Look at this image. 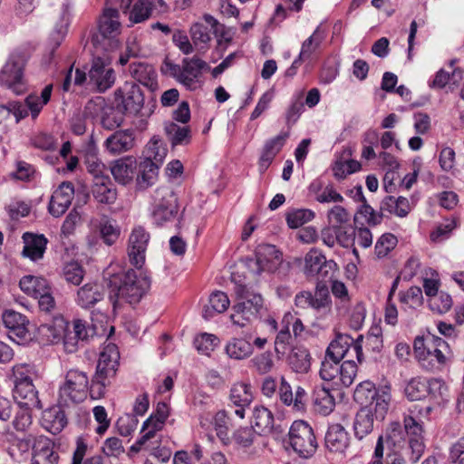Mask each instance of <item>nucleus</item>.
I'll return each instance as SVG.
<instances>
[{
  "label": "nucleus",
  "mask_w": 464,
  "mask_h": 464,
  "mask_svg": "<svg viewBox=\"0 0 464 464\" xmlns=\"http://www.w3.org/2000/svg\"><path fill=\"white\" fill-rule=\"evenodd\" d=\"M24 61L21 56L12 55L0 73V82L16 94L25 90L23 81Z\"/></svg>",
  "instance_id": "f8f14e48"
},
{
  "label": "nucleus",
  "mask_w": 464,
  "mask_h": 464,
  "mask_svg": "<svg viewBox=\"0 0 464 464\" xmlns=\"http://www.w3.org/2000/svg\"><path fill=\"white\" fill-rule=\"evenodd\" d=\"M158 163H153L150 160H142L137 169V176L136 181L137 185L140 188L145 189L148 187L151 186L158 176Z\"/></svg>",
  "instance_id": "72a5a7b5"
},
{
  "label": "nucleus",
  "mask_w": 464,
  "mask_h": 464,
  "mask_svg": "<svg viewBox=\"0 0 464 464\" xmlns=\"http://www.w3.org/2000/svg\"><path fill=\"white\" fill-rule=\"evenodd\" d=\"M179 211L178 197L169 187L158 188L153 194L151 217L153 223L163 226L175 219Z\"/></svg>",
  "instance_id": "6e6552de"
},
{
  "label": "nucleus",
  "mask_w": 464,
  "mask_h": 464,
  "mask_svg": "<svg viewBox=\"0 0 464 464\" xmlns=\"http://www.w3.org/2000/svg\"><path fill=\"white\" fill-rule=\"evenodd\" d=\"M208 303L209 304L205 305L203 309V317L206 320L225 312L228 308L230 301L226 293L216 291L210 295Z\"/></svg>",
  "instance_id": "e433bc0d"
},
{
  "label": "nucleus",
  "mask_w": 464,
  "mask_h": 464,
  "mask_svg": "<svg viewBox=\"0 0 464 464\" xmlns=\"http://www.w3.org/2000/svg\"><path fill=\"white\" fill-rule=\"evenodd\" d=\"M252 427L259 435L270 434L275 430L273 413L264 406H256L251 418Z\"/></svg>",
  "instance_id": "c85d7f7f"
},
{
  "label": "nucleus",
  "mask_w": 464,
  "mask_h": 464,
  "mask_svg": "<svg viewBox=\"0 0 464 464\" xmlns=\"http://www.w3.org/2000/svg\"><path fill=\"white\" fill-rule=\"evenodd\" d=\"M314 403L315 411L324 416L330 414L335 406L334 397L330 393L329 388L324 385L314 390Z\"/></svg>",
  "instance_id": "4c0bfd02"
},
{
  "label": "nucleus",
  "mask_w": 464,
  "mask_h": 464,
  "mask_svg": "<svg viewBox=\"0 0 464 464\" xmlns=\"http://www.w3.org/2000/svg\"><path fill=\"white\" fill-rule=\"evenodd\" d=\"M151 11V4L149 0H138L130 11V20L135 24L141 23L150 16Z\"/></svg>",
  "instance_id": "13d9d810"
},
{
  "label": "nucleus",
  "mask_w": 464,
  "mask_h": 464,
  "mask_svg": "<svg viewBox=\"0 0 464 464\" xmlns=\"http://www.w3.org/2000/svg\"><path fill=\"white\" fill-rule=\"evenodd\" d=\"M92 195L99 204L111 205L117 199V189L110 177H98L93 179Z\"/></svg>",
  "instance_id": "5701e85b"
},
{
  "label": "nucleus",
  "mask_w": 464,
  "mask_h": 464,
  "mask_svg": "<svg viewBox=\"0 0 464 464\" xmlns=\"http://www.w3.org/2000/svg\"><path fill=\"white\" fill-rule=\"evenodd\" d=\"M340 361L334 360L325 354L320 369V377L324 381L331 382L338 377Z\"/></svg>",
  "instance_id": "e2e57ef3"
},
{
  "label": "nucleus",
  "mask_w": 464,
  "mask_h": 464,
  "mask_svg": "<svg viewBox=\"0 0 464 464\" xmlns=\"http://www.w3.org/2000/svg\"><path fill=\"white\" fill-rule=\"evenodd\" d=\"M230 400L236 406H248L253 401L251 386L245 382L235 383L230 391Z\"/></svg>",
  "instance_id": "49530a36"
},
{
  "label": "nucleus",
  "mask_w": 464,
  "mask_h": 464,
  "mask_svg": "<svg viewBox=\"0 0 464 464\" xmlns=\"http://www.w3.org/2000/svg\"><path fill=\"white\" fill-rule=\"evenodd\" d=\"M34 407L20 406V410L15 413L13 420V426L17 431L25 432L32 424L31 409Z\"/></svg>",
  "instance_id": "0e129e2a"
},
{
  "label": "nucleus",
  "mask_w": 464,
  "mask_h": 464,
  "mask_svg": "<svg viewBox=\"0 0 464 464\" xmlns=\"http://www.w3.org/2000/svg\"><path fill=\"white\" fill-rule=\"evenodd\" d=\"M324 38V31L317 26L314 33L303 42L298 58L293 62L291 69L297 68L302 62L311 59L319 51Z\"/></svg>",
  "instance_id": "393cba45"
},
{
  "label": "nucleus",
  "mask_w": 464,
  "mask_h": 464,
  "mask_svg": "<svg viewBox=\"0 0 464 464\" xmlns=\"http://www.w3.org/2000/svg\"><path fill=\"white\" fill-rule=\"evenodd\" d=\"M120 353L114 343H108L100 353L96 372L91 381V398L104 397L106 388L111 384L119 365Z\"/></svg>",
  "instance_id": "7ed1b4c3"
},
{
  "label": "nucleus",
  "mask_w": 464,
  "mask_h": 464,
  "mask_svg": "<svg viewBox=\"0 0 464 464\" xmlns=\"http://www.w3.org/2000/svg\"><path fill=\"white\" fill-rule=\"evenodd\" d=\"M52 91L53 85L48 84L43 89L40 96L37 94H30L26 97L25 103L31 111L33 118L37 117L43 109V106L50 101Z\"/></svg>",
  "instance_id": "c03bdc74"
},
{
  "label": "nucleus",
  "mask_w": 464,
  "mask_h": 464,
  "mask_svg": "<svg viewBox=\"0 0 464 464\" xmlns=\"http://www.w3.org/2000/svg\"><path fill=\"white\" fill-rule=\"evenodd\" d=\"M235 293L239 301L233 305L230 319L234 325L245 327L258 317L263 307V298L243 285H237Z\"/></svg>",
  "instance_id": "423d86ee"
},
{
  "label": "nucleus",
  "mask_w": 464,
  "mask_h": 464,
  "mask_svg": "<svg viewBox=\"0 0 464 464\" xmlns=\"http://www.w3.org/2000/svg\"><path fill=\"white\" fill-rule=\"evenodd\" d=\"M373 429V413L372 409L362 407L356 414L353 421L354 435L358 440H362L372 432Z\"/></svg>",
  "instance_id": "c9c22d12"
},
{
  "label": "nucleus",
  "mask_w": 464,
  "mask_h": 464,
  "mask_svg": "<svg viewBox=\"0 0 464 464\" xmlns=\"http://www.w3.org/2000/svg\"><path fill=\"white\" fill-rule=\"evenodd\" d=\"M13 397L19 406L34 407V409L43 407L38 398V391L34 383L14 386Z\"/></svg>",
  "instance_id": "c756f323"
},
{
  "label": "nucleus",
  "mask_w": 464,
  "mask_h": 464,
  "mask_svg": "<svg viewBox=\"0 0 464 464\" xmlns=\"http://www.w3.org/2000/svg\"><path fill=\"white\" fill-rule=\"evenodd\" d=\"M205 22L195 23L190 28V34L193 43L198 44H207L211 40V34L218 33V22L210 14H204Z\"/></svg>",
  "instance_id": "b1692460"
},
{
  "label": "nucleus",
  "mask_w": 464,
  "mask_h": 464,
  "mask_svg": "<svg viewBox=\"0 0 464 464\" xmlns=\"http://www.w3.org/2000/svg\"><path fill=\"white\" fill-rule=\"evenodd\" d=\"M116 75L110 63L102 57H95L87 74L77 68L74 72L73 83L77 86L86 85L99 92H104L111 88L115 82Z\"/></svg>",
  "instance_id": "20e7f679"
},
{
  "label": "nucleus",
  "mask_w": 464,
  "mask_h": 464,
  "mask_svg": "<svg viewBox=\"0 0 464 464\" xmlns=\"http://www.w3.org/2000/svg\"><path fill=\"white\" fill-rule=\"evenodd\" d=\"M362 335H359L356 340L348 334H339L336 338L331 342L326 349L325 354L334 360L341 362L349 353L355 355L358 362L362 361V348L361 342Z\"/></svg>",
  "instance_id": "9d476101"
},
{
  "label": "nucleus",
  "mask_w": 464,
  "mask_h": 464,
  "mask_svg": "<svg viewBox=\"0 0 464 464\" xmlns=\"http://www.w3.org/2000/svg\"><path fill=\"white\" fill-rule=\"evenodd\" d=\"M404 392L409 400H420L427 394L426 381L420 378H413L407 383Z\"/></svg>",
  "instance_id": "864d4df0"
},
{
  "label": "nucleus",
  "mask_w": 464,
  "mask_h": 464,
  "mask_svg": "<svg viewBox=\"0 0 464 464\" xmlns=\"http://www.w3.org/2000/svg\"><path fill=\"white\" fill-rule=\"evenodd\" d=\"M59 459L54 442L45 436L37 437L33 445L31 464H59Z\"/></svg>",
  "instance_id": "dca6fc26"
},
{
  "label": "nucleus",
  "mask_w": 464,
  "mask_h": 464,
  "mask_svg": "<svg viewBox=\"0 0 464 464\" xmlns=\"http://www.w3.org/2000/svg\"><path fill=\"white\" fill-rule=\"evenodd\" d=\"M149 241L150 234L142 227H136L132 229L129 237L127 254L130 263L136 269H141L145 263Z\"/></svg>",
  "instance_id": "4468645a"
},
{
  "label": "nucleus",
  "mask_w": 464,
  "mask_h": 464,
  "mask_svg": "<svg viewBox=\"0 0 464 464\" xmlns=\"http://www.w3.org/2000/svg\"><path fill=\"white\" fill-rule=\"evenodd\" d=\"M63 276L66 282L79 285L83 279L84 270L79 263L70 262L64 266Z\"/></svg>",
  "instance_id": "680f3d73"
},
{
  "label": "nucleus",
  "mask_w": 464,
  "mask_h": 464,
  "mask_svg": "<svg viewBox=\"0 0 464 464\" xmlns=\"http://www.w3.org/2000/svg\"><path fill=\"white\" fill-rule=\"evenodd\" d=\"M115 100L124 112L130 114L139 113L144 103V97L140 87L134 82H129L115 91Z\"/></svg>",
  "instance_id": "ddd939ff"
},
{
  "label": "nucleus",
  "mask_w": 464,
  "mask_h": 464,
  "mask_svg": "<svg viewBox=\"0 0 464 464\" xmlns=\"http://www.w3.org/2000/svg\"><path fill=\"white\" fill-rule=\"evenodd\" d=\"M210 70V66L200 58H184L181 64H176L169 60L163 63L162 72L175 78L179 83L189 90L198 87L203 71Z\"/></svg>",
  "instance_id": "0eeeda50"
},
{
  "label": "nucleus",
  "mask_w": 464,
  "mask_h": 464,
  "mask_svg": "<svg viewBox=\"0 0 464 464\" xmlns=\"http://www.w3.org/2000/svg\"><path fill=\"white\" fill-rule=\"evenodd\" d=\"M106 106L107 103L104 98L98 96L88 101V102L84 106L82 113L85 115L86 118H101Z\"/></svg>",
  "instance_id": "774afa93"
},
{
  "label": "nucleus",
  "mask_w": 464,
  "mask_h": 464,
  "mask_svg": "<svg viewBox=\"0 0 464 464\" xmlns=\"http://www.w3.org/2000/svg\"><path fill=\"white\" fill-rule=\"evenodd\" d=\"M104 279L110 289V300L114 308L118 299H123L129 304H137L150 287V279L146 272L140 269H128L112 273L104 272Z\"/></svg>",
  "instance_id": "f03ea898"
},
{
  "label": "nucleus",
  "mask_w": 464,
  "mask_h": 464,
  "mask_svg": "<svg viewBox=\"0 0 464 464\" xmlns=\"http://www.w3.org/2000/svg\"><path fill=\"white\" fill-rule=\"evenodd\" d=\"M288 137L289 132L285 131L281 132L277 136L266 141L259 160V163L262 168H267L270 165L273 159L284 147Z\"/></svg>",
  "instance_id": "2f4dec72"
},
{
  "label": "nucleus",
  "mask_w": 464,
  "mask_h": 464,
  "mask_svg": "<svg viewBox=\"0 0 464 464\" xmlns=\"http://www.w3.org/2000/svg\"><path fill=\"white\" fill-rule=\"evenodd\" d=\"M326 257L317 249H311L304 256V274L308 277H314L318 273L320 266L324 264Z\"/></svg>",
  "instance_id": "09e8293b"
},
{
  "label": "nucleus",
  "mask_w": 464,
  "mask_h": 464,
  "mask_svg": "<svg viewBox=\"0 0 464 464\" xmlns=\"http://www.w3.org/2000/svg\"><path fill=\"white\" fill-rule=\"evenodd\" d=\"M70 21V5L69 4H63L60 13V22L56 24L54 27L53 39L55 40L56 45H59L61 41L67 34V29Z\"/></svg>",
  "instance_id": "4d7b16f0"
},
{
  "label": "nucleus",
  "mask_w": 464,
  "mask_h": 464,
  "mask_svg": "<svg viewBox=\"0 0 464 464\" xmlns=\"http://www.w3.org/2000/svg\"><path fill=\"white\" fill-rule=\"evenodd\" d=\"M137 169V160L131 156L113 160L110 165L111 173L115 181L121 185L130 184L133 180Z\"/></svg>",
  "instance_id": "a211bd4d"
},
{
  "label": "nucleus",
  "mask_w": 464,
  "mask_h": 464,
  "mask_svg": "<svg viewBox=\"0 0 464 464\" xmlns=\"http://www.w3.org/2000/svg\"><path fill=\"white\" fill-rule=\"evenodd\" d=\"M289 364L295 372L306 373L311 367L308 350L304 347H295L289 356Z\"/></svg>",
  "instance_id": "79ce46f5"
},
{
  "label": "nucleus",
  "mask_w": 464,
  "mask_h": 464,
  "mask_svg": "<svg viewBox=\"0 0 464 464\" xmlns=\"http://www.w3.org/2000/svg\"><path fill=\"white\" fill-rule=\"evenodd\" d=\"M353 198L355 201L362 202V206L358 209V214L363 217L370 226H376L382 220V213H377L366 201L362 186H357L351 190Z\"/></svg>",
  "instance_id": "473e14b6"
},
{
  "label": "nucleus",
  "mask_w": 464,
  "mask_h": 464,
  "mask_svg": "<svg viewBox=\"0 0 464 464\" xmlns=\"http://www.w3.org/2000/svg\"><path fill=\"white\" fill-rule=\"evenodd\" d=\"M227 354L235 360H243L253 353V345L243 338H233L226 345Z\"/></svg>",
  "instance_id": "a19ab883"
},
{
  "label": "nucleus",
  "mask_w": 464,
  "mask_h": 464,
  "mask_svg": "<svg viewBox=\"0 0 464 464\" xmlns=\"http://www.w3.org/2000/svg\"><path fill=\"white\" fill-rule=\"evenodd\" d=\"M134 146V136L130 130H117L104 141V147L111 155H119L130 150Z\"/></svg>",
  "instance_id": "aec40b11"
},
{
  "label": "nucleus",
  "mask_w": 464,
  "mask_h": 464,
  "mask_svg": "<svg viewBox=\"0 0 464 464\" xmlns=\"http://www.w3.org/2000/svg\"><path fill=\"white\" fill-rule=\"evenodd\" d=\"M165 133L173 146L188 144L190 141V129L179 126L176 122L167 121L164 124Z\"/></svg>",
  "instance_id": "ea45409f"
},
{
  "label": "nucleus",
  "mask_w": 464,
  "mask_h": 464,
  "mask_svg": "<svg viewBox=\"0 0 464 464\" xmlns=\"http://www.w3.org/2000/svg\"><path fill=\"white\" fill-rule=\"evenodd\" d=\"M422 427L413 417L406 416L403 425L392 422L383 436L387 464L416 463L424 452Z\"/></svg>",
  "instance_id": "f257e3e1"
},
{
  "label": "nucleus",
  "mask_w": 464,
  "mask_h": 464,
  "mask_svg": "<svg viewBox=\"0 0 464 464\" xmlns=\"http://www.w3.org/2000/svg\"><path fill=\"white\" fill-rule=\"evenodd\" d=\"M59 402L57 405L50 407L43 411L42 424L45 430L53 434L59 433L67 424V418L64 411Z\"/></svg>",
  "instance_id": "a878e982"
},
{
  "label": "nucleus",
  "mask_w": 464,
  "mask_h": 464,
  "mask_svg": "<svg viewBox=\"0 0 464 464\" xmlns=\"http://www.w3.org/2000/svg\"><path fill=\"white\" fill-rule=\"evenodd\" d=\"M2 319L13 341L20 343L30 339L29 320L25 315L14 310H7L3 314Z\"/></svg>",
  "instance_id": "2eb2a0df"
},
{
  "label": "nucleus",
  "mask_w": 464,
  "mask_h": 464,
  "mask_svg": "<svg viewBox=\"0 0 464 464\" xmlns=\"http://www.w3.org/2000/svg\"><path fill=\"white\" fill-rule=\"evenodd\" d=\"M74 195V188L71 182H63L53 193L49 203V212L53 217L63 215Z\"/></svg>",
  "instance_id": "f3484780"
},
{
  "label": "nucleus",
  "mask_w": 464,
  "mask_h": 464,
  "mask_svg": "<svg viewBox=\"0 0 464 464\" xmlns=\"http://www.w3.org/2000/svg\"><path fill=\"white\" fill-rule=\"evenodd\" d=\"M429 306L433 312L443 314L450 311L452 306L451 296L447 293L440 292L435 297L430 299Z\"/></svg>",
  "instance_id": "69168bd1"
},
{
  "label": "nucleus",
  "mask_w": 464,
  "mask_h": 464,
  "mask_svg": "<svg viewBox=\"0 0 464 464\" xmlns=\"http://www.w3.org/2000/svg\"><path fill=\"white\" fill-rule=\"evenodd\" d=\"M129 72L134 80L150 91L154 92L158 89V75L151 64L144 62H133L130 64Z\"/></svg>",
  "instance_id": "412c9836"
},
{
  "label": "nucleus",
  "mask_w": 464,
  "mask_h": 464,
  "mask_svg": "<svg viewBox=\"0 0 464 464\" xmlns=\"http://www.w3.org/2000/svg\"><path fill=\"white\" fill-rule=\"evenodd\" d=\"M124 111L120 108L112 107L107 104L100 119L102 126L106 130H113L120 127L124 121Z\"/></svg>",
  "instance_id": "37998d69"
},
{
  "label": "nucleus",
  "mask_w": 464,
  "mask_h": 464,
  "mask_svg": "<svg viewBox=\"0 0 464 464\" xmlns=\"http://www.w3.org/2000/svg\"><path fill=\"white\" fill-rule=\"evenodd\" d=\"M400 302L411 309H417L423 304L422 290L419 286H411L405 292H400Z\"/></svg>",
  "instance_id": "3c124183"
},
{
  "label": "nucleus",
  "mask_w": 464,
  "mask_h": 464,
  "mask_svg": "<svg viewBox=\"0 0 464 464\" xmlns=\"http://www.w3.org/2000/svg\"><path fill=\"white\" fill-rule=\"evenodd\" d=\"M91 394V382L85 372L71 369L66 372L58 390V402L71 406L82 402Z\"/></svg>",
  "instance_id": "39448f33"
},
{
  "label": "nucleus",
  "mask_w": 464,
  "mask_h": 464,
  "mask_svg": "<svg viewBox=\"0 0 464 464\" xmlns=\"http://www.w3.org/2000/svg\"><path fill=\"white\" fill-rule=\"evenodd\" d=\"M357 374V365L353 359L345 360L339 366V381L345 387H349L353 384L354 378Z\"/></svg>",
  "instance_id": "bf43d9fd"
},
{
  "label": "nucleus",
  "mask_w": 464,
  "mask_h": 464,
  "mask_svg": "<svg viewBox=\"0 0 464 464\" xmlns=\"http://www.w3.org/2000/svg\"><path fill=\"white\" fill-rule=\"evenodd\" d=\"M146 158L153 163H158V167L162 163L167 155V149L163 146L160 140H150L145 149Z\"/></svg>",
  "instance_id": "6e6d98bb"
},
{
  "label": "nucleus",
  "mask_w": 464,
  "mask_h": 464,
  "mask_svg": "<svg viewBox=\"0 0 464 464\" xmlns=\"http://www.w3.org/2000/svg\"><path fill=\"white\" fill-rule=\"evenodd\" d=\"M251 363L259 374H266L274 367L272 353L270 352H265L257 354L251 360Z\"/></svg>",
  "instance_id": "338daca9"
},
{
  "label": "nucleus",
  "mask_w": 464,
  "mask_h": 464,
  "mask_svg": "<svg viewBox=\"0 0 464 464\" xmlns=\"http://www.w3.org/2000/svg\"><path fill=\"white\" fill-rule=\"evenodd\" d=\"M282 261V254L276 246L269 244L259 245L256 249V259L248 262L249 268L256 274L274 272Z\"/></svg>",
  "instance_id": "9b49d317"
},
{
  "label": "nucleus",
  "mask_w": 464,
  "mask_h": 464,
  "mask_svg": "<svg viewBox=\"0 0 464 464\" xmlns=\"http://www.w3.org/2000/svg\"><path fill=\"white\" fill-rule=\"evenodd\" d=\"M377 393L378 392L372 382H362L357 385L353 392V398L358 403L367 407L372 400H374Z\"/></svg>",
  "instance_id": "8fccbe9b"
},
{
  "label": "nucleus",
  "mask_w": 464,
  "mask_h": 464,
  "mask_svg": "<svg viewBox=\"0 0 464 464\" xmlns=\"http://www.w3.org/2000/svg\"><path fill=\"white\" fill-rule=\"evenodd\" d=\"M391 395L387 391H382V393L378 392L374 400L368 404L367 409L374 411L375 417L383 419L389 407Z\"/></svg>",
  "instance_id": "5fc2aeb1"
},
{
  "label": "nucleus",
  "mask_w": 464,
  "mask_h": 464,
  "mask_svg": "<svg viewBox=\"0 0 464 464\" xmlns=\"http://www.w3.org/2000/svg\"><path fill=\"white\" fill-rule=\"evenodd\" d=\"M43 329L49 332L48 337L52 342H56L61 339L63 341L65 346V334L68 331V322L62 315H56L53 318L51 323H46L43 325Z\"/></svg>",
  "instance_id": "a18cd8bd"
},
{
  "label": "nucleus",
  "mask_w": 464,
  "mask_h": 464,
  "mask_svg": "<svg viewBox=\"0 0 464 464\" xmlns=\"http://www.w3.org/2000/svg\"><path fill=\"white\" fill-rule=\"evenodd\" d=\"M93 334V329L90 328L85 321L74 319L72 324L68 323V331L65 334V351L70 353H74L80 341L83 342Z\"/></svg>",
  "instance_id": "6ab92c4d"
},
{
  "label": "nucleus",
  "mask_w": 464,
  "mask_h": 464,
  "mask_svg": "<svg viewBox=\"0 0 464 464\" xmlns=\"http://www.w3.org/2000/svg\"><path fill=\"white\" fill-rule=\"evenodd\" d=\"M432 348H429L427 352V361L421 362L422 366L427 369H432L436 363L442 365L446 362V356L443 350L448 348V343L440 337L434 335V340H431Z\"/></svg>",
  "instance_id": "f704fd0d"
},
{
  "label": "nucleus",
  "mask_w": 464,
  "mask_h": 464,
  "mask_svg": "<svg viewBox=\"0 0 464 464\" xmlns=\"http://www.w3.org/2000/svg\"><path fill=\"white\" fill-rule=\"evenodd\" d=\"M314 218V211L307 208H300L288 212L286 214V222L289 227L297 228L311 221Z\"/></svg>",
  "instance_id": "603ef678"
},
{
  "label": "nucleus",
  "mask_w": 464,
  "mask_h": 464,
  "mask_svg": "<svg viewBox=\"0 0 464 464\" xmlns=\"http://www.w3.org/2000/svg\"><path fill=\"white\" fill-rule=\"evenodd\" d=\"M99 31L103 37H113L120 34L121 23L119 21V11L115 8L107 7L103 10L99 20Z\"/></svg>",
  "instance_id": "7c9ffc66"
},
{
  "label": "nucleus",
  "mask_w": 464,
  "mask_h": 464,
  "mask_svg": "<svg viewBox=\"0 0 464 464\" xmlns=\"http://www.w3.org/2000/svg\"><path fill=\"white\" fill-rule=\"evenodd\" d=\"M103 287L99 284L89 283L78 290L76 303L81 307L89 309L103 300Z\"/></svg>",
  "instance_id": "bb28decb"
},
{
  "label": "nucleus",
  "mask_w": 464,
  "mask_h": 464,
  "mask_svg": "<svg viewBox=\"0 0 464 464\" xmlns=\"http://www.w3.org/2000/svg\"><path fill=\"white\" fill-rule=\"evenodd\" d=\"M218 343L219 340L216 335L207 333L201 334L194 340V345L196 349L199 353L207 355L214 351Z\"/></svg>",
  "instance_id": "052dcab7"
},
{
  "label": "nucleus",
  "mask_w": 464,
  "mask_h": 464,
  "mask_svg": "<svg viewBox=\"0 0 464 464\" xmlns=\"http://www.w3.org/2000/svg\"><path fill=\"white\" fill-rule=\"evenodd\" d=\"M349 441L348 432L341 424L335 423L328 427L324 444L329 451L343 453L349 446Z\"/></svg>",
  "instance_id": "4be33fe9"
},
{
  "label": "nucleus",
  "mask_w": 464,
  "mask_h": 464,
  "mask_svg": "<svg viewBox=\"0 0 464 464\" xmlns=\"http://www.w3.org/2000/svg\"><path fill=\"white\" fill-rule=\"evenodd\" d=\"M24 249L23 256L33 261L43 258L46 249L47 239L43 235L24 233L23 236Z\"/></svg>",
  "instance_id": "cd10ccee"
},
{
  "label": "nucleus",
  "mask_w": 464,
  "mask_h": 464,
  "mask_svg": "<svg viewBox=\"0 0 464 464\" xmlns=\"http://www.w3.org/2000/svg\"><path fill=\"white\" fill-rule=\"evenodd\" d=\"M35 377L34 367L28 363H18L13 366L11 380L15 385L34 383Z\"/></svg>",
  "instance_id": "de8ad7c7"
},
{
  "label": "nucleus",
  "mask_w": 464,
  "mask_h": 464,
  "mask_svg": "<svg viewBox=\"0 0 464 464\" xmlns=\"http://www.w3.org/2000/svg\"><path fill=\"white\" fill-rule=\"evenodd\" d=\"M19 285L24 293L33 297L46 293L50 287L45 278L30 275L22 277Z\"/></svg>",
  "instance_id": "58836bf2"
},
{
  "label": "nucleus",
  "mask_w": 464,
  "mask_h": 464,
  "mask_svg": "<svg viewBox=\"0 0 464 464\" xmlns=\"http://www.w3.org/2000/svg\"><path fill=\"white\" fill-rule=\"evenodd\" d=\"M288 435L291 447L301 458L308 459L315 453L318 448L317 440L314 430L306 421H294Z\"/></svg>",
  "instance_id": "1a4fd4ad"
}]
</instances>
